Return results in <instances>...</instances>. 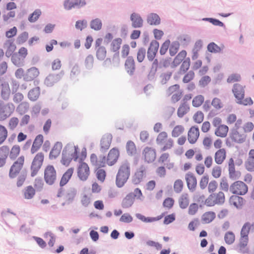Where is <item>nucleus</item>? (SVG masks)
Wrapping results in <instances>:
<instances>
[{
    "label": "nucleus",
    "mask_w": 254,
    "mask_h": 254,
    "mask_svg": "<svg viewBox=\"0 0 254 254\" xmlns=\"http://www.w3.org/2000/svg\"><path fill=\"white\" fill-rule=\"evenodd\" d=\"M254 128V125L252 122H247L243 124L242 120L239 119L235 124L230 137L235 142L242 143L245 141L247 134L251 132Z\"/></svg>",
    "instance_id": "1"
},
{
    "label": "nucleus",
    "mask_w": 254,
    "mask_h": 254,
    "mask_svg": "<svg viewBox=\"0 0 254 254\" xmlns=\"http://www.w3.org/2000/svg\"><path fill=\"white\" fill-rule=\"evenodd\" d=\"M87 151L85 147H83L80 152L79 148L77 146L67 144L63 151L61 163L67 166L72 160L76 161L77 159H79L82 161L85 159Z\"/></svg>",
    "instance_id": "2"
},
{
    "label": "nucleus",
    "mask_w": 254,
    "mask_h": 254,
    "mask_svg": "<svg viewBox=\"0 0 254 254\" xmlns=\"http://www.w3.org/2000/svg\"><path fill=\"white\" fill-rule=\"evenodd\" d=\"M130 174L129 164L125 162L120 165L116 175V185L118 188L123 187L127 182Z\"/></svg>",
    "instance_id": "3"
},
{
    "label": "nucleus",
    "mask_w": 254,
    "mask_h": 254,
    "mask_svg": "<svg viewBox=\"0 0 254 254\" xmlns=\"http://www.w3.org/2000/svg\"><path fill=\"white\" fill-rule=\"evenodd\" d=\"M143 194L141 190L139 188H136L133 192L128 193L124 198L122 202V206L124 208H128L130 207L134 202L135 199H141Z\"/></svg>",
    "instance_id": "4"
},
{
    "label": "nucleus",
    "mask_w": 254,
    "mask_h": 254,
    "mask_svg": "<svg viewBox=\"0 0 254 254\" xmlns=\"http://www.w3.org/2000/svg\"><path fill=\"white\" fill-rule=\"evenodd\" d=\"M156 143L159 145H163L161 151H165L171 149L174 145V140L168 138V133L166 131L160 132L156 139Z\"/></svg>",
    "instance_id": "5"
},
{
    "label": "nucleus",
    "mask_w": 254,
    "mask_h": 254,
    "mask_svg": "<svg viewBox=\"0 0 254 254\" xmlns=\"http://www.w3.org/2000/svg\"><path fill=\"white\" fill-rule=\"evenodd\" d=\"M225 201V197L224 192L219 191L217 193L210 194L205 199V203L207 206H212L216 204H222Z\"/></svg>",
    "instance_id": "6"
},
{
    "label": "nucleus",
    "mask_w": 254,
    "mask_h": 254,
    "mask_svg": "<svg viewBox=\"0 0 254 254\" xmlns=\"http://www.w3.org/2000/svg\"><path fill=\"white\" fill-rule=\"evenodd\" d=\"M14 105L10 102L5 103L0 100V121H4L14 112Z\"/></svg>",
    "instance_id": "7"
},
{
    "label": "nucleus",
    "mask_w": 254,
    "mask_h": 254,
    "mask_svg": "<svg viewBox=\"0 0 254 254\" xmlns=\"http://www.w3.org/2000/svg\"><path fill=\"white\" fill-rule=\"evenodd\" d=\"M44 160V154L43 152L38 153L34 157L30 167L31 176L35 177L41 168Z\"/></svg>",
    "instance_id": "8"
},
{
    "label": "nucleus",
    "mask_w": 254,
    "mask_h": 254,
    "mask_svg": "<svg viewBox=\"0 0 254 254\" xmlns=\"http://www.w3.org/2000/svg\"><path fill=\"white\" fill-rule=\"evenodd\" d=\"M24 162L25 156L24 155L19 156L14 162L9 170V176L10 178H15L19 174L24 166Z\"/></svg>",
    "instance_id": "9"
},
{
    "label": "nucleus",
    "mask_w": 254,
    "mask_h": 254,
    "mask_svg": "<svg viewBox=\"0 0 254 254\" xmlns=\"http://www.w3.org/2000/svg\"><path fill=\"white\" fill-rule=\"evenodd\" d=\"M57 171L53 165H48L45 167L44 178L47 184L53 185L57 180Z\"/></svg>",
    "instance_id": "10"
},
{
    "label": "nucleus",
    "mask_w": 254,
    "mask_h": 254,
    "mask_svg": "<svg viewBox=\"0 0 254 254\" xmlns=\"http://www.w3.org/2000/svg\"><path fill=\"white\" fill-rule=\"evenodd\" d=\"M230 190L233 194L244 195L248 192V187L243 182L237 181L230 186Z\"/></svg>",
    "instance_id": "11"
},
{
    "label": "nucleus",
    "mask_w": 254,
    "mask_h": 254,
    "mask_svg": "<svg viewBox=\"0 0 254 254\" xmlns=\"http://www.w3.org/2000/svg\"><path fill=\"white\" fill-rule=\"evenodd\" d=\"M167 94L169 96L172 95L171 101L174 103H176L182 98L183 91L180 89L179 85L175 84L169 87L167 90Z\"/></svg>",
    "instance_id": "12"
},
{
    "label": "nucleus",
    "mask_w": 254,
    "mask_h": 254,
    "mask_svg": "<svg viewBox=\"0 0 254 254\" xmlns=\"http://www.w3.org/2000/svg\"><path fill=\"white\" fill-rule=\"evenodd\" d=\"M77 174L81 181H86L90 174V168L88 165L83 162H80L77 168Z\"/></svg>",
    "instance_id": "13"
},
{
    "label": "nucleus",
    "mask_w": 254,
    "mask_h": 254,
    "mask_svg": "<svg viewBox=\"0 0 254 254\" xmlns=\"http://www.w3.org/2000/svg\"><path fill=\"white\" fill-rule=\"evenodd\" d=\"M103 39L99 38L95 41V50L96 51V57L99 60L102 61L105 59L107 55V50L103 46Z\"/></svg>",
    "instance_id": "14"
},
{
    "label": "nucleus",
    "mask_w": 254,
    "mask_h": 254,
    "mask_svg": "<svg viewBox=\"0 0 254 254\" xmlns=\"http://www.w3.org/2000/svg\"><path fill=\"white\" fill-rule=\"evenodd\" d=\"M91 164L96 168H100L106 166V158L105 156L98 157L95 154H92L90 157Z\"/></svg>",
    "instance_id": "15"
},
{
    "label": "nucleus",
    "mask_w": 254,
    "mask_h": 254,
    "mask_svg": "<svg viewBox=\"0 0 254 254\" xmlns=\"http://www.w3.org/2000/svg\"><path fill=\"white\" fill-rule=\"evenodd\" d=\"M120 156V151L117 148H113L108 153L106 163L109 166L114 165L118 161Z\"/></svg>",
    "instance_id": "16"
},
{
    "label": "nucleus",
    "mask_w": 254,
    "mask_h": 254,
    "mask_svg": "<svg viewBox=\"0 0 254 254\" xmlns=\"http://www.w3.org/2000/svg\"><path fill=\"white\" fill-rule=\"evenodd\" d=\"M199 136V130L197 127L192 126L188 131V140L190 144L195 143Z\"/></svg>",
    "instance_id": "17"
},
{
    "label": "nucleus",
    "mask_w": 254,
    "mask_h": 254,
    "mask_svg": "<svg viewBox=\"0 0 254 254\" xmlns=\"http://www.w3.org/2000/svg\"><path fill=\"white\" fill-rule=\"evenodd\" d=\"M159 46V43L153 40L150 43L147 51V58L149 61H153L156 56Z\"/></svg>",
    "instance_id": "18"
},
{
    "label": "nucleus",
    "mask_w": 254,
    "mask_h": 254,
    "mask_svg": "<svg viewBox=\"0 0 254 254\" xmlns=\"http://www.w3.org/2000/svg\"><path fill=\"white\" fill-rule=\"evenodd\" d=\"M185 179L190 191L191 192L194 191L197 186V180L196 177L192 174L188 173L186 175Z\"/></svg>",
    "instance_id": "19"
},
{
    "label": "nucleus",
    "mask_w": 254,
    "mask_h": 254,
    "mask_svg": "<svg viewBox=\"0 0 254 254\" xmlns=\"http://www.w3.org/2000/svg\"><path fill=\"white\" fill-rule=\"evenodd\" d=\"M245 88V86H243L239 83L234 85L232 91L237 100L243 99L244 98Z\"/></svg>",
    "instance_id": "20"
},
{
    "label": "nucleus",
    "mask_w": 254,
    "mask_h": 254,
    "mask_svg": "<svg viewBox=\"0 0 254 254\" xmlns=\"http://www.w3.org/2000/svg\"><path fill=\"white\" fill-rule=\"evenodd\" d=\"M62 148V143L59 141L56 142L50 152L49 158L50 159L57 158L60 155Z\"/></svg>",
    "instance_id": "21"
},
{
    "label": "nucleus",
    "mask_w": 254,
    "mask_h": 254,
    "mask_svg": "<svg viewBox=\"0 0 254 254\" xmlns=\"http://www.w3.org/2000/svg\"><path fill=\"white\" fill-rule=\"evenodd\" d=\"M0 87H1V96L2 99H7L10 95V88L7 82L0 78Z\"/></svg>",
    "instance_id": "22"
},
{
    "label": "nucleus",
    "mask_w": 254,
    "mask_h": 254,
    "mask_svg": "<svg viewBox=\"0 0 254 254\" xmlns=\"http://www.w3.org/2000/svg\"><path fill=\"white\" fill-rule=\"evenodd\" d=\"M3 48L5 51V55L7 57L11 56L16 50V47L13 41L8 40L3 44Z\"/></svg>",
    "instance_id": "23"
},
{
    "label": "nucleus",
    "mask_w": 254,
    "mask_h": 254,
    "mask_svg": "<svg viewBox=\"0 0 254 254\" xmlns=\"http://www.w3.org/2000/svg\"><path fill=\"white\" fill-rule=\"evenodd\" d=\"M43 141L44 137L43 135L39 134L36 136L31 148L32 154L35 153L40 148Z\"/></svg>",
    "instance_id": "24"
},
{
    "label": "nucleus",
    "mask_w": 254,
    "mask_h": 254,
    "mask_svg": "<svg viewBox=\"0 0 254 254\" xmlns=\"http://www.w3.org/2000/svg\"><path fill=\"white\" fill-rule=\"evenodd\" d=\"M144 159L148 163L153 162L156 158V152L154 149L147 147L143 151Z\"/></svg>",
    "instance_id": "25"
},
{
    "label": "nucleus",
    "mask_w": 254,
    "mask_h": 254,
    "mask_svg": "<svg viewBox=\"0 0 254 254\" xmlns=\"http://www.w3.org/2000/svg\"><path fill=\"white\" fill-rule=\"evenodd\" d=\"M226 158V150L225 148L218 149L214 154V160L217 164L223 163Z\"/></svg>",
    "instance_id": "26"
},
{
    "label": "nucleus",
    "mask_w": 254,
    "mask_h": 254,
    "mask_svg": "<svg viewBox=\"0 0 254 254\" xmlns=\"http://www.w3.org/2000/svg\"><path fill=\"white\" fill-rule=\"evenodd\" d=\"M39 74L38 69L35 67H32L27 70L24 76V79L26 81H31L37 77Z\"/></svg>",
    "instance_id": "27"
},
{
    "label": "nucleus",
    "mask_w": 254,
    "mask_h": 254,
    "mask_svg": "<svg viewBox=\"0 0 254 254\" xmlns=\"http://www.w3.org/2000/svg\"><path fill=\"white\" fill-rule=\"evenodd\" d=\"M73 168H70L63 174L60 182L61 187L64 186L68 182L73 175Z\"/></svg>",
    "instance_id": "28"
},
{
    "label": "nucleus",
    "mask_w": 254,
    "mask_h": 254,
    "mask_svg": "<svg viewBox=\"0 0 254 254\" xmlns=\"http://www.w3.org/2000/svg\"><path fill=\"white\" fill-rule=\"evenodd\" d=\"M132 26L134 28H139L143 25V20L140 16L136 13H133L130 16Z\"/></svg>",
    "instance_id": "29"
},
{
    "label": "nucleus",
    "mask_w": 254,
    "mask_h": 254,
    "mask_svg": "<svg viewBox=\"0 0 254 254\" xmlns=\"http://www.w3.org/2000/svg\"><path fill=\"white\" fill-rule=\"evenodd\" d=\"M125 69L129 74H132L135 70V63L132 57H128L125 62Z\"/></svg>",
    "instance_id": "30"
},
{
    "label": "nucleus",
    "mask_w": 254,
    "mask_h": 254,
    "mask_svg": "<svg viewBox=\"0 0 254 254\" xmlns=\"http://www.w3.org/2000/svg\"><path fill=\"white\" fill-rule=\"evenodd\" d=\"M229 202L231 204L233 205L238 208H240L244 205L245 200L242 197L237 195H232L230 198Z\"/></svg>",
    "instance_id": "31"
},
{
    "label": "nucleus",
    "mask_w": 254,
    "mask_h": 254,
    "mask_svg": "<svg viewBox=\"0 0 254 254\" xmlns=\"http://www.w3.org/2000/svg\"><path fill=\"white\" fill-rule=\"evenodd\" d=\"M112 136L110 134L104 135L101 140V147L103 150H107L110 146Z\"/></svg>",
    "instance_id": "32"
},
{
    "label": "nucleus",
    "mask_w": 254,
    "mask_h": 254,
    "mask_svg": "<svg viewBox=\"0 0 254 254\" xmlns=\"http://www.w3.org/2000/svg\"><path fill=\"white\" fill-rule=\"evenodd\" d=\"M190 111V106L186 101L183 102L177 110V115L179 118L183 117Z\"/></svg>",
    "instance_id": "33"
},
{
    "label": "nucleus",
    "mask_w": 254,
    "mask_h": 254,
    "mask_svg": "<svg viewBox=\"0 0 254 254\" xmlns=\"http://www.w3.org/2000/svg\"><path fill=\"white\" fill-rule=\"evenodd\" d=\"M228 130V127L226 125H222L216 128L214 133L217 136L224 138L227 136Z\"/></svg>",
    "instance_id": "34"
},
{
    "label": "nucleus",
    "mask_w": 254,
    "mask_h": 254,
    "mask_svg": "<svg viewBox=\"0 0 254 254\" xmlns=\"http://www.w3.org/2000/svg\"><path fill=\"white\" fill-rule=\"evenodd\" d=\"M35 193V189L32 186H28L25 187L23 191L24 197L27 199L33 198Z\"/></svg>",
    "instance_id": "35"
},
{
    "label": "nucleus",
    "mask_w": 254,
    "mask_h": 254,
    "mask_svg": "<svg viewBox=\"0 0 254 254\" xmlns=\"http://www.w3.org/2000/svg\"><path fill=\"white\" fill-rule=\"evenodd\" d=\"M251 231H254V222H247L243 225L240 233L249 236Z\"/></svg>",
    "instance_id": "36"
},
{
    "label": "nucleus",
    "mask_w": 254,
    "mask_h": 254,
    "mask_svg": "<svg viewBox=\"0 0 254 254\" xmlns=\"http://www.w3.org/2000/svg\"><path fill=\"white\" fill-rule=\"evenodd\" d=\"M187 56V52L185 50L181 51L175 58L173 61V65L177 66L183 62Z\"/></svg>",
    "instance_id": "37"
},
{
    "label": "nucleus",
    "mask_w": 254,
    "mask_h": 254,
    "mask_svg": "<svg viewBox=\"0 0 254 254\" xmlns=\"http://www.w3.org/2000/svg\"><path fill=\"white\" fill-rule=\"evenodd\" d=\"M77 193L76 190L72 188L68 190L65 196V203L69 204L71 203L74 199Z\"/></svg>",
    "instance_id": "38"
},
{
    "label": "nucleus",
    "mask_w": 254,
    "mask_h": 254,
    "mask_svg": "<svg viewBox=\"0 0 254 254\" xmlns=\"http://www.w3.org/2000/svg\"><path fill=\"white\" fill-rule=\"evenodd\" d=\"M135 216L137 218L140 220L142 222L145 223H149L157 221L161 219L163 217V215H161L158 216L157 217H146L145 216L142 215L141 214L136 213L135 214Z\"/></svg>",
    "instance_id": "39"
},
{
    "label": "nucleus",
    "mask_w": 254,
    "mask_h": 254,
    "mask_svg": "<svg viewBox=\"0 0 254 254\" xmlns=\"http://www.w3.org/2000/svg\"><path fill=\"white\" fill-rule=\"evenodd\" d=\"M216 217L215 213L212 211H208L204 213L201 218L204 223L207 224L211 222Z\"/></svg>",
    "instance_id": "40"
},
{
    "label": "nucleus",
    "mask_w": 254,
    "mask_h": 254,
    "mask_svg": "<svg viewBox=\"0 0 254 254\" xmlns=\"http://www.w3.org/2000/svg\"><path fill=\"white\" fill-rule=\"evenodd\" d=\"M189 197L187 193H184L181 195L179 199L180 207L182 209L186 208L189 204Z\"/></svg>",
    "instance_id": "41"
},
{
    "label": "nucleus",
    "mask_w": 254,
    "mask_h": 254,
    "mask_svg": "<svg viewBox=\"0 0 254 254\" xmlns=\"http://www.w3.org/2000/svg\"><path fill=\"white\" fill-rule=\"evenodd\" d=\"M40 94V88L38 87H35L31 89L28 94L29 99L32 101H35L39 98Z\"/></svg>",
    "instance_id": "42"
},
{
    "label": "nucleus",
    "mask_w": 254,
    "mask_h": 254,
    "mask_svg": "<svg viewBox=\"0 0 254 254\" xmlns=\"http://www.w3.org/2000/svg\"><path fill=\"white\" fill-rule=\"evenodd\" d=\"M122 43V39L118 38L113 40L110 45V50L113 52H119Z\"/></svg>",
    "instance_id": "43"
},
{
    "label": "nucleus",
    "mask_w": 254,
    "mask_h": 254,
    "mask_svg": "<svg viewBox=\"0 0 254 254\" xmlns=\"http://www.w3.org/2000/svg\"><path fill=\"white\" fill-rule=\"evenodd\" d=\"M20 151L21 148L19 145H14L9 150V158L11 159H16L19 156Z\"/></svg>",
    "instance_id": "44"
},
{
    "label": "nucleus",
    "mask_w": 254,
    "mask_h": 254,
    "mask_svg": "<svg viewBox=\"0 0 254 254\" xmlns=\"http://www.w3.org/2000/svg\"><path fill=\"white\" fill-rule=\"evenodd\" d=\"M185 131V127L182 125H177L173 129L171 135L173 137H178L183 134Z\"/></svg>",
    "instance_id": "45"
},
{
    "label": "nucleus",
    "mask_w": 254,
    "mask_h": 254,
    "mask_svg": "<svg viewBox=\"0 0 254 254\" xmlns=\"http://www.w3.org/2000/svg\"><path fill=\"white\" fill-rule=\"evenodd\" d=\"M146 168L145 167L141 166L135 173V180H137L136 183H139L145 175Z\"/></svg>",
    "instance_id": "46"
},
{
    "label": "nucleus",
    "mask_w": 254,
    "mask_h": 254,
    "mask_svg": "<svg viewBox=\"0 0 254 254\" xmlns=\"http://www.w3.org/2000/svg\"><path fill=\"white\" fill-rule=\"evenodd\" d=\"M147 22L150 25H158L160 23V18L155 13L150 14L147 17Z\"/></svg>",
    "instance_id": "47"
},
{
    "label": "nucleus",
    "mask_w": 254,
    "mask_h": 254,
    "mask_svg": "<svg viewBox=\"0 0 254 254\" xmlns=\"http://www.w3.org/2000/svg\"><path fill=\"white\" fill-rule=\"evenodd\" d=\"M249 236L240 233L239 247L240 249H245L249 243Z\"/></svg>",
    "instance_id": "48"
},
{
    "label": "nucleus",
    "mask_w": 254,
    "mask_h": 254,
    "mask_svg": "<svg viewBox=\"0 0 254 254\" xmlns=\"http://www.w3.org/2000/svg\"><path fill=\"white\" fill-rule=\"evenodd\" d=\"M8 135L6 128L3 125H0V145L6 140Z\"/></svg>",
    "instance_id": "49"
},
{
    "label": "nucleus",
    "mask_w": 254,
    "mask_h": 254,
    "mask_svg": "<svg viewBox=\"0 0 254 254\" xmlns=\"http://www.w3.org/2000/svg\"><path fill=\"white\" fill-rule=\"evenodd\" d=\"M126 148L127 152L129 155H134L136 152L135 145L132 141H128L127 142Z\"/></svg>",
    "instance_id": "50"
},
{
    "label": "nucleus",
    "mask_w": 254,
    "mask_h": 254,
    "mask_svg": "<svg viewBox=\"0 0 254 254\" xmlns=\"http://www.w3.org/2000/svg\"><path fill=\"white\" fill-rule=\"evenodd\" d=\"M184 183L182 180L177 179L175 181L173 188L175 192L180 193L182 191Z\"/></svg>",
    "instance_id": "51"
},
{
    "label": "nucleus",
    "mask_w": 254,
    "mask_h": 254,
    "mask_svg": "<svg viewBox=\"0 0 254 254\" xmlns=\"http://www.w3.org/2000/svg\"><path fill=\"white\" fill-rule=\"evenodd\" d=\"M11 61L14 65L18 66L22 64L24 62V59H23L18 54H14L11 56Z\"/></svg>",
    "instance_id": "52"
},
{
    "label": "nucleus",
    "mask_w": 254,
    "mask_h": 254,
    "mask_svg": "<svg viewBox=\"0 0 254 254\" xmlns=\"http://www.w3.org/2000/svg\"><path fill=\"white\" fill-rule=\"evenodd\" d=\"M224 240L228 245L232 244L235 240V236L232 232H227L224 236Z\"/></svg>",
    "instance_id": "53"
},
{
    "label": "nucleus",
    "mask_w": 254,
    "mask_h": 254,
    "mask_svg": "<svg viewBox=\"0 0 254 254\" xmlns=\"http://www.w3.org/2000/svg\"><path fill=\"white\" fill-rule=\"evenodd\" d=\"M102 26V23L100 19L96 18L92 20L90 23V27L95 30H100Z\"/></svg>",
    "instance_id": "54"
},
{
    "label": "nucleus",
    "mask_w": 254,
    "mask_h": 254,
    "mask_svg": "<svg viewBox=\"0 0 254 254\" xmlns=\"http://www.w3.org/2000/svg\"><path fill=\"white\" fill-rule=\"evenodd\" d=\"M204 100V97L202 95H197L193 99L192 104L195 107H198L202 104Z\"/></svg>",
    "instance_id": "55"
},
{
    "label": "nucleus",
    "mask_w": 254,
    "mask_h": 254,
    "mask_svg": "<svg viewBox=\"0 0 254 254\" xmlns=\"http://www.w3.org/2000/svg\"><path fill=\"white\" fill-rule=\"evenodd\" d=\"M9 153V147L7 145H3L0 147V158L6 160Z\"/></svg>",
    "instance_id": "56"
},
{
    "label": "nucleus",
    "mask_w": 254,
    "mask_h": 254,
    "mask_svg": "<svg viewBox=\"0 0 254 254\" xmlns=\"http://www.w3.org/2000/svg\"><path fill=\"white\" fill-rule=\"evenodd\" d=\"M192 118L195 123L200 124L204 120V114L200 111H197L193 115Z\"/></svg>",
    "instance_id": "57"
},
{
    "label": "nucleus",
    "mask_w": 254,
    "mask_h": 254,
    "mask_svg": "<svg viewBox=\"0 0 254 254\" xmlns=\"http://www.w3.org/2000/svg\"><path fill=\"white\" fill-rule=\"evenodd\" d=\"M222 174V168L219 166H215L213 167L211 175L214 178H219Z\"/></svg>",
    "instance_id": "58"
},
{
    "label": "nucleus",
    "mask_w": 254,
    "mask_h": 254,
    "mask_svg": "<svg viewBox=\"0 0 254 254\" xmlns=\"http://www.w3.org/2000/svg\"><path fill=\"white\" fill-rule=\"evenodd\" d=\"M19 119L17 117H12L10 119L8 127L10 130H14L18 126Z\"/></svg>",
    "instance_id": "59"
},
{
    "label": "nucleus",
    "mask_w": 254,
    "mask_h": 254,
    "mask_svg": "<svg viewBox=\"0 0 254 254\" xmlns=\"http://www.w3.org/2000/svg\"><path fill=\"white\" fill-rule=\"evenodd\" d=\"M42 12L39 9H36L29 17L28 20L31 22H35L40 17Z\"/></svg>",
    "instance_id": "60"
},
{
    "label": "nucleus",
    "mask_w": 254,
    "mask_h": 254,
    "mask_svg": "<svg viewBox=\"0 0 254 254\" xmlns=\"http://www.w3.org/2000/svg\"><path fill=\"white\" fill-rule=\"evenodd\" d=\"M207 49L211 53H220L221 51V48L213 42L208 44Z\"/></svg>",
    "instance_id": "61"
},
{
    "label": "nucleus",
    "mask_w": 254,
    "mask_h": 254,
    "mask_svg": "<svg viewBox=\"0 0 254 254\" xmlns=\"http://www.w3.org/2000/svg\"><path fill=\"white\" fill-rule=\"evenodd\" d=\"M194 76V72L192 70H190L184 76L183 78V82L186 83H189L193 79Z\"/></svg>",
    "instance_id": "62"
},
{
    "label": "nucleus",
    "mask_w": 254,
    "mask_h": 254,
    "mask_svg": "<svg viewBox=\"0 0 254 254\" xmlns=\"http://www.w3.org/2000/svg\"><path fill=\"white\" fill-rule=\"evenodd\" d=\"M190 59L189 58H186L183 62L180 67V71L186 72L190 68Z\"/></svg>",
    "instance_id": "63"
},
{
    "label": "nucleus",
    "mask_w": 254,
    "mask_h": 254,
    "mask_svg": "<svg viewBox=\"0 0 254 254\" xmlns=\"http://www.w3.org/2000/svg\"><path fill=\"white\" fill-rule=\"evenodd\" d=\"M209 177L208 175H205L201 177L199 181V187L201 190L205 189L208 185Z\"/></svg>",
    "instance_id": "64"
}]
</instances>
